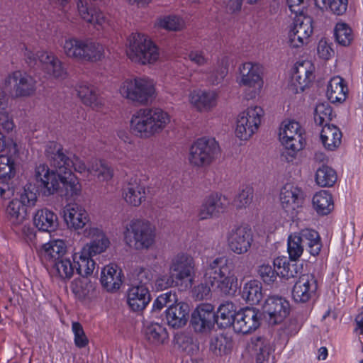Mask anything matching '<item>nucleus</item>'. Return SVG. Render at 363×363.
I'll use <instances>...</instances> for the list:
<instances>
[{
  "mask_svg": "<svg viewBox=\"0 0 363 363\" xmlns=\"http://www.w3.org/2000/svg\"><path fill=\"white\" fill-rule=\"evenodd\" d=\"M171 121L170 113L161 107H142L131 115L130 128L136 137L150 139L162 134Z\"/></svg>",
  "mask_w": 363,
  "mask_h": 363,
  "instance_id": "1",
  "label": "nucleus"
},
{
  "mask_svg": "<svg viewBox=\"0 0 363 363\" xmlns=\"http://www.w3.org/2000/svg\"><path fill=\"white\" fill-rule=\"evenodd\" d=\"M120 96L133 103L145 106L153 102L157 96L156 83L147 76H132L119 84Z\"/></svg>",
  "mask_w": 363,
  "mask_h": 363,
  "instance_id": "2",
  "label": "nucleus"
},
{
  "mask_svg": "<svg viewBox=\"0 0 363 363\" xmlns=\"http://www.w3.org/2000/svg\"><path fill=\"white\" fill-rule=\"evenodd\" d=\"M126 55L128 59L140 65H152L160 58L158 46L147 35L132 33L127 40Z\"/></svg>",
  "mask_w": 363,
  "mask_h": 363,
  "instance_id": "3",
  "label": "nucleus"
},
{
  "mask_svg": "<svg viewBox=\"0 0 363 363\" xmlns=\"http://www.w3.org/2000/svg\"><path fill=\"white\" fill-rule=\"evenodd\" d=\"M204 280L225 294H233L238 288V279L225 257H219L211 261L204 274Z\"/></svg>",
  "mask_w": 363,
  "mask_h": 363,
  "instance_id": "4",
  "label": "nucleus"
},
{
  "mask_svg": "<svg viewBox=\"0 0 363 363\" xmlns=\"http://www.w3.org/2000/svg\"><path fill=\"white\" fill-rule=\"evenodd\" d=\"M124 241L137 250H148L155 242V228L148 221L138 218L129 220L124 225Z\"/></svg>",
  "mask_w": 363,
  "mask_h": 363,
  "instance_id": "5",
  "label": "nucleus"
},
{
  "mask_svg": "<svg viewBox=\"0 0 363 363\" xmlns=\"http://www.w3.org/2000/svg\"><path fill=\"white\" fill-rule=\"evenodd\" d=\"M236 82L240 86L246 87L244 91L245 99H255L264 86L262 67L252 62L240 64L238 67Z\"/></svg>",
  "mask_w": 363,
  "mask_h": 363,
  "instance_id": "6",
  "label": "nucleus"
},
{
  "mask_svg": "<svg viewBox=\"0 0 363 363\" xmlns=\"http://www.w3.org/2000/svg\"><path fill=\"white\" fill-rule=\"evenodd\" d=\"M305 247L313 256H316L320 253L322 244L318 232L312 229H303L298 233H294L289 236L287 250L291 260L298 259L302 255Z\"/></svg>",
  "mask_w": 363,
  "mask_h": 363,
  "instance_id": "7",
  "label": "nucleus"
},
{
  "mask_svg": "<svg viewBox=\"0 0 363 363\" xmlns=\"http://www.w3.org/2000/svg\"><path fill=\"white\" fill-rule=\"evenodd\" d=\"M279 140L286 150L289 151L286 160L290 162L302 150L306 143V133L301 124L294 120L284 121L279 127Z\"/></svg>",
  "mask_w": 363,
  "mask_h": 363,
  "instance_id": "8",
  "label": "nucleus"
},
{
  "mask_svg": "<svg viewBox=\"0 0 363 363\" xmlns=\"http://www.w3.org/2000/svg\"><path fill=\"white\" fill-rule=\"evenodd\" d=\"M264 115L263 108L257 105H251L241 111L236 118L235 136L241 140H249L257 132Z\"/></svg>",
  "mask_w": 363,
  "mask_h": 363,
  "instance_id": "9",
  "label": "nucleus"
},
{
  "mask_svg": "<svg viewBox=\"0 0 363 363\" xmlns=\"http://www.w3.org/2000/svg\"><path fill=\"white\" fill-rule=\"evenodd\" d=\"M220 148L213 138H201L191 146L188 160L189 163L197 167L210 165L218 157Z\"/></svg>",
  "mask_w": 363,
  "mask_h": 363,
  "instance_id": "10",
  "label": "nucleus"
},
{
  "mask_svg": "<svg viewBox=\"0 0 363 363\" xmlns=\"http://www.w3.org/2000/svg\"><path fill=\"white\" fill-rule=\"evenodd\" d=\"M50 165L60 172L72 173V169L80 173H87V167L84 161L75 155H66L60 145L53 143L47 150Z\"/></svg>",
  "mask_w": 363,
  "mask_h": 363,
  "instance_id": "11",
  "label": "nucleus"
},
{
  "mask_svg": "<svg viewBox=\"0 0 363 363\" xmlns=\"http://www.w3.org/2000/svg\"><path fill=\"white\" fill-rule=\"evenodd\" d=\"M169 270L173 273L181 287L190 288L192 286L196 264L191 255L179 252L173 256L170 260Z\"/></svg>",
  "mask_w": 363,
  "mask_h": 363,
  "instance_id": "12",
  "label": "nucleus"
},
{
  "mask_svg": "<svg viewBox=\"0 0 363 363\" xmlns=\"http://www.w3.org/2000/svg\"><path fill=\"white\" fill-rule=\"evenodd\" d=\"M313 21L309 16L303 14L296 15L293 25L288 33V43L290 47L299 48L308 44L313 32Z\"/></svg>",
  "mask_w": 363,
  "mask_h": 363,
  "instance_id": "13",
  "label": "nucleus"
},
{
  "mask_svg": "<svg viewBox=\"0 0 363 363\" xmlns=\"http://www.w3.org/2000/svg\"><path fill=\"white\" fill-rule=\"evenodd\" d=\"M305 199L303 191L298 186L286 184L279 194V201L283 211L290 219L294 218L303 206Z\"/></svg>",
  "mask_w": 363,
  "mask_h": 363,
  "instance_id": "14",
  "label": "nucleus"
},
{
  "mask_svg": "<svg viewBox=\"0 0 363 363\" xmlns=\"http://www.w3.org/2000/svg\"><path fill=\"white\" fill-rule=\"evenodd\" d=\"M226 241L230 251L236 255L247 253L253 242L251 228L246 225H235L226 234Z\"/></svg>",
  "mask_w": 363,
  "mask_h": 363,
  "instance_id": "15",
  "label": "nucleus"
},
{
  "mask_svg": "<svg viewBox=\"0 0 363 363\" xmlns=\"http://www.w3.org/2000/svg\"><path fill=\"white\" fill-rule=\"evenodd\" d=\"M77 9L80 19L97 31L105 30L111 25L109 19L99 7L90 5L86 1L78 0Z\"/></svg>",
  "mask_w": 363,
  "mask_h": 363,
  "instance_id": "16",
  "label": "nucleus"
},
{
  "mask_svg": "<svg viewBox=\"0 0 363 363\" xmlns=\"http://www.w3.org/2000/svg\"><path fill=\"white\" fill-rule=\"evenodd\" d=\"M230 200L227 196L218 192L209 194L202 203L199 211L200 220H208L218 218L225 213L229 207Z\"/></svg>",
  "mask_w": 363,
  "mask_h": 363,
  "instance_id": "17",
  "label": "nucleus"
},
{
  "mask_svg": "<svg viewBox=\"0 0 363 363\" xmlns=\"http://www.w3.org/2000/svg\"><path fill=\"white\" fill-rule=\"evenodd\" d=\"M84 236L91 240L83 245L81 250L91 257L104 253L110 247L111 242L104 230L97 226H89L84 229Z\"/></svg>",
  "mask_w": 363,
  "mask_h": 363,
  "instance_id": "18",
  "label": "nucleus"
},
{
  "mask_svg": "<svg viewBox=\"0 0 363 363\" xmlns=\"http://www.w3.org/2000/svg\"><path fill=\"white\" fill-rule=\"evenodd\" d=\"M290 303L285 298L278 296L268 297L262 306L265 318L271 324H279L289 315Z\"/></svg>",
  "mask_w": 363,
  "mask_h": 363,
  "instance_id": "19",
  "label": "nucleus"
},
{
  "mask_svg": "<svg viewBox=\"0 0 363 363\" xmlns=\"http://www.w3.org/2000/svg\"><path fill=\"white\" fill-rule=\"evenodd\" d=\"M219 93L214 89H196L188 94L189 104L199 112H209L218 103Z\"/></svg>",
  "mask_w": 363,
  "mask_h": 363,
  "instance_id": "20",
  "label": "nucleus"
},
{
  "mask_svg": "<svg viewBox=\"0 0 363 363\" xmlns=\"http://www.w3.org/2000/svg\"><path fill=\"white\" fill-rule=\"evenodd\" d=\"M6 85L12 86V91L16 97L32 96L36 91V81L30 75L21 71H15L6 78Z\"/></svg>",
  "mask_w": 363,
  "mask_h": 363,
  "instance_id": "21",
  "label": "nucleus"
},
{
  "mask_svg": "<svg viewBox=\"0 0 363 363\" xmlns=\"http://www.w3.org/2000/svg\"><path fill=\"white\" fill-rule=\"evenodd\" d=\"M315 67L311 61L297 62L294 68L290 80V86L296 93L303 91L314 78Z\"/></svg>",
  "mask_w": 363,
  "mask_h": 363,
  "instance_id": "22",
  "label": "nucleus"
},
{
  "mask_svg": "<svg viewBox=\"0 0 363 363\" xmlns=\"http://www.w3.org/2000/svg\"><path fill=\"white\" fill-rule=\"evenodd\" d=\"M50 170L45 164H40L35 169V179L47 195L53 194L60 188V180L64 172L54 168Z\"/></svg>",
  "mask_w": 363,
  "mask_h": 363,
  "instance_id": "23",
  "label": "nucleus"
},
{
  "mask_svg": "<svg viewBox=\"0 0 363 363\" xmlns=\"http://www.w3.org/2000/svg\"><path fill=\"white\" fill-rule=\"evenodd\" d=\"M191 323L196 332L205 333L210 330L216 323L213 306L210 303L199 305L192 313Z\"/></svg>",
  "mask_w": 363,
  "mask_h": 363,
  "instance_id": "24",
  "label": "nucleus"
},
{
  "mask_svg": "<svg viewBox=\"0 0 363 363\" xmlns=\"http://www.w3.org/2000/svg\"><path fill=\"white\" fill-rule=\"evenodd\" d=\"M63 213L65 222L69 229L82 230L90 222L89 212L81 204L69 203L65 207Z\"/></svg>",
  "mask_w": 363,
  "mask_h": 363,
  "instance_id": "25",
  "label": "nucleus"
},
{
  "mask_svg": "<svg viewBox=\"0 0 363 363\" xmlns=\"http://www.w3.org/2000/svg\"><path fill=\"white\" fill-rule=\"evenodd\" d=\"M317 281L311 274L299 277L292 289V297L297 303H306L315 294Z\"/></svg>",
  "mask_w": 363,
  "mask_h": 363,
  "instance_id": "26",
  "label": "nucleus"
},
{
  "mask_svg": "<svg viewBox=\"0 0 363 363\" xmlns=\"http://www.w3.org/2000/svg\"><path fill=\"white\" fill-rule=\"evenodd\" d=\"M38 56L43 71L49 78L62 79L67 76L62 62L53 52L42 50Z\"/></svg>",
  "mask_w": 363,
  "mask_h": 363,
  "instance_id": "27",
  "label": "nucleus"
},
{
  "mask_svg": "<svg viewBox=\"0 0 363 363\" xmlns=\"http://www.w3.org/2000/svg\"><path fill=\"white\" fill-rule=\"evenodd\" d=\"M259 325L257 311L252 308H245L237 312L233 330L236 333L246 334L257 329Z\"/></svg>",
  "mask_w": 363,
  "mask_h": 363,
  "instance_id": "28",
  "label": "nucleus"
},
{
  "mask_svg": "<svg viewBox=\"0 0 363 363\" xmlns=\"http://www.w3.org/2000/svg\"><path fill=\"white\" fill-rule=\"evenodd\" d=\"M0 153V178L10 179L15 174L14 157L18 154L17 145L9 139Z\"/></svg>",
  "mask_w": 363,
  "mask_h": 363,
  "instance_id": "29",
  "label": "nucleus"
},
{
  "mask_svg": "<svg viewBox=\"0 0 363 363\" xmlns=\"http://www.w3.org/2000/svg\"><path fill=\"white\" fill-rule=\"evenodd\" d=\"M123 274L116 264L110 263L104 266L101 272L100 281L103 287L109 292L118 290L123 283Z\"/></svg>",
  "mask_w": 363,
  "mask_h": 363,
  "instance_id": "30",
  "label": "nucleus"
},
{
  "mask_svg": "<svg viewBox=\"0 0 363 363\" xmlns=\"http://www.w3.org/2000/svg\"><path fill=\"white\" fill-rule=\"evenodd\" d=\"M150 293L147 286L133 283L128 290L127 302L134 311L143 310L150 301Z\"/></svg>",
  "mask_w": 363,
  "mask_h": 363,
  "instance_id": "31",
  "label": "nucleus"
},
{
  "mask_svg": "<svg viewBox=\"0 0 363 363\" xmlns=\"http://www.w3.org/2000/svg\"><path fill=\"white\" fill-rule=\"evenodd\" d=\"M189 307L187 303L179 302L169 306L165 311V319L172 328L184 327L189 319Z\"/></svg>",
  "mask_w": 363,
  "mask_h": 363,
  "instance_id": "32",
  "label": "nucleus"
},
{
  "mask_svg": "<svg viewBox=\"0 0 363 363\" xmlns=\"http://www.w3.org/2000/svg\"><path fill=\"white\" fill-rule=\"evenodd\" d=\"M77 94L84 104L98 110L104 105L99 89L88 83H82L77 86Z\"/></svg>",
  "mask_w": 363,
  "mask_h": 363,
  "instance_id": "33",
  "label": "nucleus"
},
{
  "mask_svg": "<svg viewBox=\"0 0 363 363\" xmlns=\"http://www.w3.org/2000/svg\"><path fill=\"white\" fill-rule=\"evenodd\" d=\"M121 196L127 205L139 207L146 201L145 186L138 183H128L122 189Z\"/></svg>",
  "mask_w": 363,
  "mask_h": 363,
  "instance_id": "34",
  "label": "nucleus"
},
{
  "mask_svg": "<svg viewBox=\"0 0 363 363\" xmlns=\"http://www.w3.org/2000/svg\"><path fill=\"white\" fill-rule=\"evenodd\" d=\"M251 345L256 352L257 363H275L274 350L268 340L261 337H253Z\"/></svg>",
  "mask_w": 363,
  "mask_h": 363,
  "instance_id": "35",
  "label": "nucleus"
},
{
  "mask_svg": "<svg viewBox=\"0 0 363 363\" xmlns=\"http://www.w3.org/2000/svg\"><path fill=\"white\" fill-rule=\"evenodd\" d=\"M5 212L8 221L13 228L22 225L28 217V209L18 199L8 203Z\"/></svg>",
  "mask_w": 363,
  "mask_h": 363,
  "instance_id": "36",
  "label": "nucleus"
},
{
  "mask_svg": "<svg viewBox=\"0 0 363 363\" xmlns=\"http://www.w3.org/2000/svg\"><path fill=\"white\" fill-rule=\"evenodd\" d=\"M143 333L146 342L152 346L164 344L169 337L166 328L155 322L147 323L144 326Z\"/></svg>",
  "mask_w": 363,
  "mask_h": 363,
  "instance_id": "37",
  "label": "nucleus"
},
{
  "mask_svg": "<svg viewBox=\"0 0 363 363\" xmlns=\"http://www.w3.org/2000/svg\"><path fill=\"white\" fill-rule=\"evenodd\" d=\"M77 273L83 277L91 276L96 269V263L93 257L84 253L82 250L75 252L72 255Z\"/></svg>",
  "mask_w": 363,
  "mask_h": 363,
  "instance_id": "38",
  "label": "nucleus"
},
{
  "mask_svg": "<svg viewBox=\"0 0 363 363\" xmlns=\"http://www.w3.org/2000/svg\"><path fill=\"white\" fill-rule=\"evenodd\" d=\"M342 132L334 125H325L320 133V140L325 150L334 151L342 141Z\"/></svg>",
  "mask_w": 363,
  "mask_h": 363,
  "instance_id": "39",
  "label": "nucleus"
},
{
  "mask_svg": "<svg viewBox=\"0 0 363 363\" xmlns=\"http://www.w3.org/2000/svg\"><path fill=\"white\" fill-rule=\"evenodd\" d=\"M348 88L345 80L339 77H333L329 82L327 96L332 103H342L345 101Z\"/></svg>",
  "mask_w": 363,
  "mask_h": 363,
  "instance_id": "40",
  "label": "nucleus"
},
{
  "mask_svg": "<svg viewBox=\"0 0 363 363\" xmlns=\"http://www.w3.org/2000/svg\"><path fill=\"white\" fill-rule=\"evenodd\" d=\"M66 252V242L61 239L52 240L43 244L40 249L42 256H43L45 259L52 261L53 263L64 257Z\"/></svg>",
  "mask_w": 363,
  "mask_h": 363,
  "instance_id": "41",
  "label": "nucleus"
},
{
  "mask_svg": "<svg viewBox=\"0 0 363 363\" xmlns=\"http://www.w3.org/2000/svg\"><path fill=\"white\" fill-rule=\"evenodd\" d=\"M84 45L81 62H96L105 57V48L101 43L86 38Z\"/></svg>",
  "mask_w": 363,
  "mask_h": 363,
  "instance_id": "42",
  "label": "nucleus"
},
{
  "mask_svg": "<svg viewBox=\"0 0 363 363\" xmlns=\"http://www.w3.org/2000/svg\"><path fill=\"white\" fill-rule=\"evenodd\" d=\"M312 206L318 215H328L334 208V201L332 194L326 190L316 192L312 198Z\"/></svg>",
  "mask_w": 363,
  "mask_h": 363,
  "instance_id": "43",
  "label": "nucleus"
},
{
  "mask_svg": "<svg viewBox=\"0 0 363 363\" xmlns=\"http://www.w3.org/2000/svg\"><path fill=\"white\" fill-rule=\"evenodd\" d=\"M84 39L75 36L65 38L61 44L64 55L72 60L81 62Z\"/></svg>",
  "mask_w": 363,
  "mask_h": 363,
  "instance_id": "44",
  "label": "nucleus"
},
{
  "mask_svg": "<svg viewBox=\"0 0 363 363\" xmlns=\"http://www.w3.org/2000/svg\"><path fill=\"white\" fill-rule=\"evenodd\" d=\"M57 216L52 211L43 208L37 211L34 216L35 225L42 231L50 232L57 226Z\"/></svg>",
  "mask_w": 363,
  "mask_h": 363,
  "instance_id": "45",
  "label": "nucleus"
},
{
  "mask_svg": "<svg viewBox=\"0 0 363 363\" xmlns=\"http://www.w3.org/2000/svg\"><path fill=\"white\" fill-rule=\"evenodd\" d=\"M70 288L75 296L82 301L91 298L95 291V286L88 277H81L74 279L71 283Z\"/></svg>",
  "mask_w": 363,
  "mask_h": 363,
  "instance_id": "46",
  "label": "nucleus"
},
{
  "mask_svg": "<svg viewBox=\"0 0 363 363\" xmlns=\"http://www.w3.org/2000/svg\"><path fill=\"white\" fill-rule=\"evenodd\" d=\"M233 342L230 337L220 334L211 337L210 350L216 356H223L229 354L233 349Z\"/></svg>",
  "mask_w": 363,
  "mask_h": 363,
  "instance_id": "47",
  "label": "nucleus"
},
{
  "mask_svg": "<svg viewBox=\"0 0 363 363\" xmlns=\"http://www.w3.org/2000/svg\"><path fill=\"white\" fill-rule=\"evenodd\" d=\"M236 313V307L233 303L225 302L222 303L218 308L216 322L223 328L233 326Z\"/></svg>",
  "mask_w": 363,
  "mask_h": 363,
  "instance_id": "48",
  "label": "nucleus"
},
{
  "mask_svg": "<svg viewBox=\"0 0 363 363\" xmlns=\"http://www.w3.org/2000/svg\"><path fill=\"white\" fill-rule=\"evenodd\" d=\"M52 270L55 274L62 280H69L73 277L75 271L72 258L64 257L55 262Z\"/></svg>",
  "mask_w": 363,
  "mask_h": 363,
  "instance_id": "49",
  "label": "nucleus"
},
{
  "mask_svg": "<svg viewBox=\"0 0 363 363\" xmlns=\"http://www.w3.org/2000/svg\"><path fill=\"white\" fill-rule=\"evenodd\" d=\"M242 296L251 305L259 303L262 298L261 283L257 280H251L247 282L243 286Z\"/></svg>",
  "mask_w": 363,
  "mask_h": 363,
  "instance_id": "50",
  "label": "nucleus"
},
{
  "mask_svg": "<svg viewBox=\"0 0 363 363\" xmlns=\"http://www.w3.org/2000/svg\"><path fill=\"white\" fill-rule=\"evenodd\" d=\"M277 276L285 279L293 278L298 274L297 265L291 264L286 257H277L273 262Z\"/></svg>",
  "mask_w": 363,
  "mask_h": 363,
  "instance_id": "51",
  "label": "nucleus"
},
{
  "mask_svg": "<svg viewBox=\"0 0 363 363\" xmlns=\"http://www.w3.org/2000/svg\"><path fill=\"white\" fill-rule=\"evenodd\" d=\"M337 179L336 172L327 165H322L315 172V183L320 187L333 186Z\"/></svg>",
  "mask_w": 363,
  "mask_h": 363,
  "instance_id": "52",
  "label": "nucleus"
},
{
  "mask_svg": "<svg viewBox=\"0 0 363 363\" xmlns=\"http://www.w3.org/2000/svg\"><path fill=\"white\" fill-rule=\"evenodd\" d=\"M156 26L169 31H179L185 27V21L178 15H167L159 18Z\"/></svg>",
  "mask_w": 363,
  "mask_h": 363,
  "instance_id": "53",
  "label": "nucleus"
},
{
  "mask_svg": "<svg viewBox=\"0 0 363 363\" xmlns=\"http://www.w3.org/2000/svg\"><path fill=\"white\" fill-rule=\"evenodd\" d=\"M334 35L337 43L343 46H348L352 42L354 34L350 26L345 22H338L334 28Z\"/></svg>",
  "mask_w": 363,
  "mask_h": 363,
  "instance_id": "54",
  "label": "nucleus"
},
{
  "mask_svg": "<svg viewBox=\"0 0 363 363\" xmlns=\"http://www.w3.org/2000/svg\"><path fill=\"white\" fill-rule=\"evenodd\" d=\"M315 4L323 11L342 15L347 11L348 0H315Z\"/></svg>",
  "mask_w": 363,
  "mask_h": 363,
  "instance_id": "55",
  "label": "nucleus"
},
{
  "mask_svg": "<svg viewBox=\"0 0 363 363\" xmlns=\"http://www.w3.org/2000/svg\"><path fill=\"white\" fill-rule=\"evenodd\" d=\"M62 184L67 195L74 197L80 194L82 186L79 179L72 173L62 174L60 184Z\"/></svg>",
  "mask_w": 363,
  "mask_h": 363,
  "instance_id": "56",
  "label": "nucleus"
},
{
  "mask_svg": "<svg viewBox=\"0 0 363 363\" xmlns=\"http://www.w3.org/2000/svg\"><path fill=\"white\" fill-rule=\"evenodd\" d=\"M38 191L35 185L27 184L25 185L19 194V201L26 208H33L35 206L38 201Z\"/></svg>",
  "mask_w": 363,
  "mask_h": 363,
  "instance_id": "57",
  "label": "nucleus"
},
{
  "mask_svg": "<svg viewBox=\"0 0 363 363\" xmlns=\"http://www.w3.org/2000/svg\"><path fill=\"white\" fill-rule=\"evenodd\" d=\"M333 116V110L327 102L319 103L316 105L314 111V120L316 124L324 126L329 125L328 122L331 121Z\"/></svg>",
  "mask_w": 363,
  "mask_h": 363,
  "instance_id": "58",
  "label": "nucleus"
},
{
  "mask_svg": "<svg viewBox=\"0 0 363 363\" xmlns=\"http://www.w3.org/2000/svg\"><path fill=\"white\" fill-rule=\"evenodd\" d=\"M174 286H181L177 283L176 277L169 270V272H162L158 274L155 280V288L157 291H163Z\"/></svg>",
  "mask_w": 363,
  "mask_h": 363,
  "instance_id": "59",
  "label": "nucleus"
},
{
  "mask_svg": "<svg viewBox=\"0 0 363 363\" xmlns=\"http://www.w3.org/2000/svg\"><path fill=\"white\" fill-rule=\"evenodd\" d=\"M254 190L250 186H244L238 191L234 199V203L237 208H246L250 206L253 199Z\"/></svg>",
  "mask_w": 363,
  "mask_h": 363,
  "instance_id": "60",
  "label": "nucleus"
},
{
  "mask_svg": "<svg viewBox=\"0 0 363 363\" xmlns=\"http://www.w3.org/2000/svg\"><path fill=\"white\" fill-rule=\"evenodd\" d=\"M132 276L134 279L133 283L144 284L145 286H147L153 278L152 269L148 267H136L134 269Z\"/></svg>",
  "mask_w": 363,
  "mask_h": 363,
  "instance_id": "61",
  "label": "nucleus"
},
{
  "mask_svg": "<svg viewBox=\"0 0 363 363\" xmlns=\"http://www.w3.org/2000/svg\"><path fill=\"white\" fill-rule=\"evenodd\" d=\"M72 332L74 335V342L77 347L84 348L89 344V339L84 330V328L78 322L72 323Z\"/></svg>",
  "mask_w": 363,
  "mask_h": 363,
  "instance_id": "62",
  "label": "nucleus"
},
{
  "mask_svg": "<svg viewBox=\"0 0 363 363\" xmlns=\"http://www.w3.org/2000/svg\"><path fill=\"white\" fill-rule=\"evenodd\" d=\"M228 72L227 67L218 65L209 71L206 76V82L210 85L216 86L220 84L225 79Z\"/></svg>",
  "mask_w": 363,
  "mask_h": 363,
  "instance_id": "63",
  "label": "nucleus"
},
{
  "mask_svg": "<svg viewBox=\"0 0 363 363\" xmlns=\"http://www.w3.org/2000/svg\"><path fill=\"white\" fill-rule=\"evenodd\" d=\"M258 273L262 281L270 284L274 283L277 279V274L276 269H272V266L268 264H262L259 267Z\"/></svg>",
  "mask_w": 363,
  "mask_h": 363,
  "instance_id": "64",
  "label": "nucleus"
}]
</instances>
